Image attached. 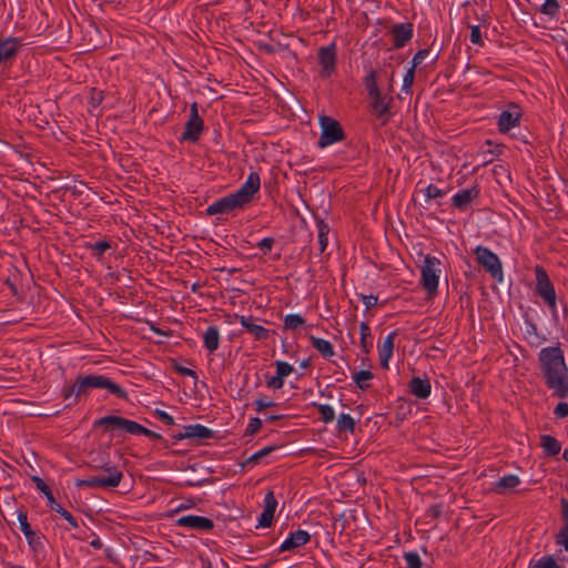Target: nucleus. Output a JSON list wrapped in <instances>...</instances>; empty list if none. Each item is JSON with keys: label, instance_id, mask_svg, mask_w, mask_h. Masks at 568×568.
I'll use <instances>...</instances> for the list:
<instances>
[{"label": "nucleus", "instance_id": "f704fd0d", "mask_svg": "<svg viewBox=\"0 0 568 568\" xmlns=\"http://www.w3.org/2000/svg\"><path fill=\"white\" fill-rule=\"evenodd\" d=\"M364 84L368 92V97L376 95V93L381 92V90L377 87L376 71L374 70H371L368 74L365 77Z\"/></svg>", "mask_w": 568, "mask_h": 568}, {"label": "nucleus", "instance_id": "4468645a", "mask_svg": "<svg viewBox=\"0 0 568 568\" xmlns=\"http://www.w3.org/2000/svg\"><path fill=\"white\" fill-rule=\"evenodd\" d=\"M241 325L250 333L256 341H265L270 337V331L262 325H258L253 316H243L239 314L233 315Z\"/></svg>", "mask_w": 568, "mask_h": 568}, {"label": "nucleus", "instance_id": "6e6552de", "mask_svg": "<svg viewBox=\"0 0 568 568\" xmlns=\"http://www.w3.org/2000/svg\"><path fill=\"white\" fill-rule=\"evenodd\" d=\"M203 131V120L199 115L197 104L194 102L190 108V118L185 123L182 141L196 142Z\"/></svg>", "mask_w": 568, "mask_h": 568}, {"label": "nucleus", "instance_id": "6e6d98bb", "mask_svg": "<svg viewBox=\"0 0 568 568\" xmlns=\"http://www.w3.org/2000/svg\"><path fill=\"white\" fill-rule=\"evenodd\" d=\"M274 244V240L272 237H265L263 239L257 246L264 252L267 253L272 250V246Z\"/></svg>", "mask_w": 568, "mask_h": 568}, {"label": "nucleus", "instance_id": "20e7f679", "mask_svg": "<svg viewBox=\"0 0 568 568\" xmlns=\"http://www.w3.org/2000/svg\"><path fill=\"white\" fill-rule=\"evenodd\" d=\"M320 125L322 130L320 140L317 142L320 148H326L345 139L344 130L339 122L335 119L328 115H322L320 118Z\"/></svg>", "mask_w": 568, "mask_h": 568}, {"label": "nucleus", "instance_id": "bb28decb", "mask_svg": "<svg viewBox=\"0 0 568 568\" xmlns=\"http://www.w3.org/2000/svg\"><path fill=\"white\" fill-rule=\"evenodd\" d=\"M540 446L544 448L548 456H556L560 453L561 449L560 443L550 435L540 436Z\"/></svg>", "mask_w": 568, "mask_h": 568}, {"label": "nucleus", "instance_id": "79ce46f5", "mask_svg": "<svg viewBox=\"0 0 568 568\" xmlns=\"http://www.w3.org/2000/svg\"><path fill=\"white\" fill-rule=\"evenodd\" d=\"M276 374L281 376L283 379L287 377L293 371V366L286 362L277 361L275 363Z\"/></svg>", "mask_w": 568, "mask_h": 568}, {"label": "nucleus", "instance_id": "e433bc0d", "mask_svg": "<svg viewBox=\"0 0 568 568\" xmlns=\"http://www.w3.org/2000/svg\"><path fill=\"white\" fill-rule=\"evenodd\" d=\"M305 324V320L298 314H288L284 318L285 329H296Z\"/></svg>", "mask_w": 568, "mask_h": 568}, {"label": "nucleus", "instance_id": "f8f14e48", "mask_svg": "<svg viewBox=\"0 0 568 568\" xmlns=\"http://www.w3.org/2000/svg\"><path fill=\"white\" fill-rule=\"evenodd\" d=\"M371 99V111L372 113L382 120V124H385L389 118V104L392 98H387L382 92L376 93V95H369Z\"/></svg>", "mask_w": 568, "mask_h": 568}, {"label": "nucleus", "instance_id": "ea45409f", "mask_svg": "<svg viewBox=\"0 0 568 568\" xmlns=\"http://www.w3.org/2000/svg\"><path fill=\"white\" fill-rule=\"evenodd\" d=\"M558 11L559 3L557 0H546L541 6V12L547 16L554 17L558 13Z\"/></svg>", "mask_w": 568, "mask_h": 568}, {"label": "nucleus", "instance_id": "2f4dec72", "mask_svg": "<svg viewBox=\"0 0 568 568\" xmlns=\"http://www.w3.org/2000/svg\"><path fill=\"white\" fill-rule=\"evenodd\" d=\"M320 253H323L328 244L329 226L323 221H317Z\"/></svg>", "mask_w": 568, "mask_h": 568}, {"label": "nucleus", "instance_id": "aec40b11", "mask_svg": "<svg viewBox=\"0 0 568 568\" xmlns=\"http://www.w3.org/2000/svg\"><path fill=\"white\" fill-rule=\"evenodd\" d=\"M394 36V47L403 48L413 38V24L399 23L395 24L392 29Z\"/></svg>", "mask_w": 568, "mask_h": 568}, {"label": "nucleus", "instance_id": "680f3d73", "mask_svg": "<svg viewBox=\"0 0 568 568\" xmlns=\"http://www.w3.org/2000/svg\"><path fill=\"white\" fill-rule=\"evenodd\" d=\"M176 371H178L180 374H182V375L191 376V377H193L194 379H196V378H197L196 373H195L193 369H191V368L180 366V367H176Z\"/></svg>", "mask_w": 568, "mask_h": 568}, {"label": "nucleus", "instance_id": "5701e85b", "mask_svg": "<svg viewBox=\"0 0 568 568\" xmlns=\"http://www.w3.org/2000/svg\"><path fill=\"white\" fill-rule=\"evenodd\" d=\"M410 393L417 398L425 399L430 394V384L428 379L413 377L409 383Z\"/></svg>", "mask_w": 568, "mask_h": 568}, {"label": "nucleus", "instance_id": "c9c22d12", "mask_svg": "<svg viewBox=\"0 0 568 568\" xmlns=\"http://www.w3.org/2000/svg\"><path fill=\"white\" fill-rule=\"evenodd\" d=\"M361 331V347L365 354H368L372 348V343L367 342V337L371 335V328L367 323L362 322L359 325Z\"/></svg>", "mask_w": 568, "mask_h": 568}, {"label": "nucleus", "instance_id": "4c0bfd02", "mask_svg": "<svg viewBox=\"0 0 568 568\" xmlns=\"http://www.w3.org/2000/svg\"><path fill=\"white\" fill-rule=\"evenodd\" d=\"M315 406L317 407L318 413L321 415V419L324 423H331L334 420L335 413H334V409L329 405H324V404L316 405L315 404Z\"/></svg>", "mask_w": 568, "mask_h": 568}, {"label": "nucleus", "instance_id": "f03ea898", "mask_svg": "<svg viewBox=\"0 0 568 568\" xmlns=\"http://www.w3.org/2000/svg\"><path fill=\"white\" fill-rule=\"evenodd\" d=\"M90 388H105L119 398H126V393L118 384L103 375L79 376L74 384L63 388V398L69 399L72 395L79 397L87 394Z\"/></svg>", "mask_w": 568, "mask_h": 568}, {"label": "nucleus", "instance_id": "a211bd4d", "mask_svg": "<svg viewBox=\"0 0 568 568\" xmlns=\"http://www.w3.org/2000/svg\"><path fill=\"white\" fill-rule=\"evenodd\" d=\"M311 540V535L306 530L298 529L281 545L280 551H290L306 545Z\"/></svg>", "mask_w": 568, "mask_h": 568}, {"label": "nucleus", "instance_id": "774afa93", "mask_svg": "<svg viewBox=\"0 0 568 568\" xmlns=\"http://www.w3.org/2000/svg\"><path fill=\"white\" fill-rule=\"evenodd\" d=\"M301 366H302L303 368L308 367V366H310V359H305V361H303V362L301 363Z\"/></svg>", "mask_w": 568, "mask_h": 568}, {"label": "nucleus", "instance_id": "4be33fe9", "mask_svg": "<svg viewBox=\"0 0 568 568\" xmlns=\"http://www.w3.org/2000/svg\"><path fill=\"white\" fill-rule=\"evenodd\" d=\"M479 195V189L474 185L463 190L453 196V205L456 209L465 210Z\"/></svg>", "mask_w": 568, "mask_h": 568}, {"label": "nucleus", "instance_id": "0e129e2a", "mask_svg": "<svg viewBox=\"0 0 568 568\" xmlns=\"http://www.w3.org/2000/svg\"><path fill=\"white\" fill-rule=\"evenodd\" d=\"M173 438L175 440H182V439L187 438V436H185V427L183 428V432H180V433L173 435Z\"/></svg>", "mask_w": 568, "mask_h": 568}, {"label": "nucleus", "instance_id": "5fc2aeb1", "mask_svg": "<svg viewBox=\"0 0 568 568\" xmlns=\"http://www.w3.org/2000/svg\"><path fill=\"white\" fill-rule=\"evenodd\" d=\"M155 415L166 425H174V418L164 410L156 409Z\"/></svg>", "mask_w": 568, "mask_h": 568}, {"label": "nucleus", "instance_id": "09e8293b", "mask_svg": "<svg viewBox=\"0 0 568 568\" xmlns=\"http://www.w3.org/2000/svg\"><path fill=\"white\" fill-rule=\"evenodd\" d=\"M444 191H442L440 189H438L436 185L434 184H429L426 190H425V195L427 196V199H437V197H442L444 195Z\"/></svg>", "mask_w": 568, "mask_h": 568}, {"label": "nucleus", "instance_id": "13d9d810", "mask_svg": "<svg viewBox=\"0 0 568 568\" xmlns=\"http://www.w3.org/2000/svg\"><path fill=\"white\" fill-rule=\"evenodd\" d=\"M442 515V506L440 505H434L429 507L426 511V516L430 517L432 519H436Z\"/></svg>", "mask_w": 568, "mask_h": 568}, {"label": "nucleus", "instance_id": "39448f33", "mask_svg": "<svg viewBox=\"0 0 568 568\" xmlns=\"http://www.w3.org/2000/svg\"><path fill=\"white\" fill-rule=\"evenodd\" d=\"M535 275L536 293L544 300L552 312H556V292L546 270L540 265H536Z\"/></svg>", "mask_w": 568, "mask_h": 568}, {"label": "nucleus", "instance_id": "cd10ccee", "mask_svg": "<svg viewBox=\"0 0 568 568\" xmlns=\"http://www.w3.org/2000/svg\"><path fill=\"white\" fill-rule=\"evenodd\" d=\"M48 504L52 510L60 514L73 528H78L79 525L75 518L67 509L59 505L53 496H49Z\"/></svg>", "mask_w": 568, "mask_h": 568}, {"label": "nucleus", "instance_id": "1a4fd4ad", "mask_svg": "<svg viewBox=\"0 0 568 568\" xmlns=\"http://www.w3.org/2000/svg\"><path fill=\"white\" fill-rule=\"evenodd\" d=\"M95 426L106 425L113 429H122L125 433L138 435L141 430V425L134 420L126 419L120 416H104L100 419H97L94 423Z\"/></svg>", "mask_w": 568, "mask_h": 568}, {"label": "nucleus", "instance_id": "338daca9", "mask_svg": "<svg viewBox=\"0 0 568 568\" xmlns=\"http://www.w3.org/2000/svg\"><path fill=\"white\" fill-rule=\"evenodd\" d=\"M281 418H283V416H282V415H270V416L267 417V422H270V423H274V422H276V420H278V419H281Z\"/></svg>", "mask_w": 568, "mask_h": 568}, {"label": "nucleus", "instance_id": "9b49d317", "mask_svg": "<svg viewBox=\"0 0 568 568\" xmlns=\"http://www.w3.org/2000/svg\"><path fill=\"white\" fill-rule=\"evenodd\" d=\"M318 61L322 65L321 75L328 78L335 70L336 64V45L331 43L327 47H322L318 50Z\"/></svg>", "mask_w": 568, "mask_h": 568}, {"label": "nucleus", "instance_id": "f257e3e1", "mask_svg": "<svg viewBox=\"0 0 568 568\" xmlns=\"http://www.w3.org/2000/svg\"><path fill=\"white\" fill-rule=\"evenodd\" d=\"M540 371L547 387L558 398L568 397V367L559 346L544 347L539 352Z\"/></svg>", "mask_w": 568, "mask_h": 568}, {"label": "nucleus", "instance_id": "72a5a7b5", "mask_svg": "<svg viewBox=\"0 0 568 568\" xmlns=\"http://www.w3.org/2000/svg\"><path fill=\"white\" fill-rule=\"evenodd\" d=\"M373 373L366 369L358 371L353 375L356 386L363 390L369 387L368 381L373 379Z\"/></svg>", "mask_w": 568, "mask_h": 568}, {"label": "nucleus", "instance_id": "423d86ee", "mask_svg": "<svg viewBox=\"0 0 568 568\" xmlns=\"http://www.w3.org/2000/svg\"><path fill=\"white\" fill-rule=\"evenodd\" d=\"M474 254L478 264L485 268V271L489 273L491 277L498 280L499 282L503 281L501 262L494 252L485 246L478 245L474 250Z\"/></svg>", "mask_w": 568, "mask_h": 568}, {"label": "nucleus", "instance_id": "412c9836", "mask_svg": "<svg viewBox=\"0 0 568 568\" xmlns=\"http://www.w3.org/2000/svg\"><path fill=\"white\" fill-rule=\"evenodd\" d=\"M264 503L265 507L261 514L258 524L261 527H270L272 525L274 513L277 506V500L275 499L273 491H268L265 495Z\"/></svg>", "mask_w": 568, "mask_h": 568}, {"label": "nucleus", "instance_id": "58836bf2", "mask_svg": "<svg viewBox=\"0 0 568 568\" xmlns=\"http://www.w3.org/2000/svg\"><path fill=\"white\" fill-rule=\"evenodd\" d=\"M530 568H560L552 556H544L538 559Z\"/></svg>", "mask_w": 568, "mask_h": 568}, {"label": "nucleus", "instance_id": "a18cd8bd", "mask_svg": "<svg viewBox=\"0 0 568 568\" xmlns=\"http://www.w3.org/2000/svg\"><path fill=\"white\" fill-rule=\"evenodd\" d=\"M111 247L110 243L106 241H100L95 242L94 244L90 245V248L98 255L101 256L104 254L105 251H108Z\"/></svg>", "mask_w": 568, "mask_h": 568}, {"label": "nucleus", "instance_id": "393cba45", "mask_svg": "<svg viewBox=\"0 0 568 568\" xmlns=\"http://www.w3.org/2000/svg\"><path fill=\"white\" fill-rule=\"evenodd\" d=\"M19 49V41L9 38L0 43V62L12 59Z\"/></svg>", "mask_w": 568, "mask_h": 568}, {"label": "nucleus", "instance_id": "dca6fc26", "mask_svg": "<svg viewBox=\"0 0 568 568\" xmlns=\"http://www.w3.org/2000/svg\"><path fill=\"white\" fill-rule=\"evenodd\" d=\"M18 520L20 524V529L23 532L29 546L33 550H38L39 548H41L42 547L41 537L32 530L30 524L28 523L27 513L20 510L18 513Z\"/></svg>", "mask_w": 568, "mask_h": 568}, {"label": "nucleus", "instance_id": "603ef678", "mask_svg": "<svg viewBox=\"0 0 568 568\" xmlns=\"http://www.w3.org/2000/svg\"><path fill=\"white\" fill-rule=\"evenodd\" d=\"M267 386L274 389H280L284 385V379L277 374L267 381Z\"/></svg>", "mask_w": 568, "mask_h": 568}, {"label": "nucleus", "instance_id": "9d476101", "mask_svg": "<svg viewBox=\"0 0 568 568\" xmlns=\"http://www.w3.org/2000/svg\"><path fill=\"white\" fill-rule=\"evenodd\" d=\"M243 206L244 205L233 193L215 201L213 204L207 206L206 213L209 215L227 214L236 209H242Z\"/></svg>", "mask_w": 568, "mask_h": 568}, {"label": "nucleus", "instance_id": "c756f323", "mask_svg": "<svg viewBox=\"0 0 568 568\" xmlns=\"http://www.w3.org/2000/svg\"><path fill=\"white\" fill-rule=\"evenodd\" d=\"M312 345L324 356L332 357L334 355L333 345L323 338L311 336Z\"/></svg>", "mask_w": 568, "mask_h": 568}, {"label": "nucleus", "instance_id": "c85d7f7f", "mask_svg": "<svg viewBox=\"0 0 568 568\" xmlns=\"http://www.w3.org/2000/svg\"><path fill=\"white\" fill-rule=\"evenodd\" d=\"M520 483V479L516 475H506L501 477L498 483L496 484V490L497 493L501 494L507 489H513L517 487Z\"/></svg>", "mask_w": 568, "mask_h": 568}, {"label": "nucleus", "instance_id": "f3484780", "mask_svg": "<svg viewBox=\"0 0 568 568\" xmlns=\"http://www.w3.org/2000/svg\"><path fill=\"white\" fill-rule=\"evenodd\" d=\"M520 112L517 110V106H514L513 110H505L500 113L498 119V129L501 133H507L513 128L519 124Z\"/></svg>", "mask_w": 568, "mask_h": 568}, {"label": "nucleus", "instance_id": "ddd939ff", "mask_svg": "<svg viewBox=\"0 0 568 568\" xmlns=\"http://www.w3.org/2000/svg\"><path fill=\"white\" fill-rule=\"evenodd\" d=\"M261 180L256 172H252L245 183L234 193L243 205L248 203L253 195L260 190Z\"/></svg>", "mask_w": 568, "mask_h": 568}, {"label": "nucleus", "instance_id": "6ab92c4d", "mask_svg": "<svg viewBox=\"0 0 568 568\" xmlns=\"http://www.w3.org/2000/svg\"><path fill=\"white\" fill-rule=\"evenodd\" d=\"M397 336V332L389 333L384 342L378 346V355H379V362L381 366L384 369L388 368V362L393 356L394 351V343L395 338Z\"/></svg>", "mask_w": 568, "mask_h": 568}, {"label": "nucleus", "instance_id": "4d7b16f0", "mask_svg": "<svg viewBox=\"0 0 568 568\" xmlns=\"http://www.w3.org/2000/svg\"><path fill=\"white\" fill-rule=\"evenodd\" d=\"M275 403L272 400H265L264 398H258L255 400V406L257 412H262L265 408L274 406Z\"/></svg>", "mask_w": 568, "mask_h": 568}, {"label": "nucleus", "instance_id": "49530a36", "mask_svg": "<svg viewBox=\"0 0 568 568\" xmlns=\"http://www.w3.org/2000/svg\"><path fill=\"white\" fill-rule=\"evenodd\" d=\"M470 42L480 47L484 45L480 28L478 26L470 27Z\"/></svg>", "mask_w": 568, "mask_h": 568}, {"label": "nucleus", "instance_id": "7c9ffc66", "mask_svg": "<svg viewBox=\"0 0 568 568\" xmlns=\"http://www.w3.org/2000/svg\"><path fill=\"white\" fill-rule=\"evenodd\" d=\"M336 428H337L338 433L348 432V433L353 434L355 430V420L348 414H341L337 418Z\"/></svg>", "mask_w": 568, "mask_h": 568}, {"label": "nucleus", "instance_id": "b1692460", "mask_svg": "<svg viewBox=\"0 0 568 568\" xmlns=\"http://www.w3.org/2000/svg\"><path fill=\"white\" fill-rule=\"evenodd\" d=\"M185 436L190 439H209L214 436L213 430L210 428L201 425V424H194V425H187L185 426Z\"/></svg>", "mask_w": 568, "mask_h": 568}, {"label": "nucleus", "instance_id": "7ed1b4c3", "mask_svg": "<svg viewBox=\"0 0 568 568\" xmlns=\"http://www.w3.org/2000/svg\"><path fill=\"white\" fill-rule=\"evenodd\" d=\"M104 474L92 476L88 479H78L75 485L78 487L90 488H114L118 487L122 480L123 474L115 466H105Z\"/></svg>", "mask_w": 568, "mask_h": 568}, {"label": "nucleus", "instance_id": "69168bd1", "mask_svg": "<svg viewBox=\"0 0 568 568\" xmlns=\"http://www.w3.org/2000/svg\"><path fill=\"white\" fill-rule=\"evenodd\" d=\"M90 545L93 547V548H97V549H100L102 547V541L97 538V539H93Z\"/></svg>", "mask_w": 568, "mask_h": 568}, {"label": "nucleus", "instance_id": "8fccbe9b", "mask_svg": "<svg viewBox=\"0 0 568 568\" xmlns=\"http://www.w3.org/2000/svg\"><path fill=\"white\" fill-rule=\"evenodd\" d=\"M414 70H415V68L412 67L407 71V73L405 74L404 80H403V90H405L407 92L410 90V87H412V84L414 82V77H415L414 75Z\"/></svg>", "mask_w": 568, "mask_h": 568}, {"label": "nucleus", "instance_id": "3c124183", "mask_svg": "<svg viewBox=\"0 0 568 568\" xmlns=\"http://www.w3.org/2000/svg\"><path fill=\"white\" fill-rule=\"evenodd\" d=\"M554 414L558 417V418H565L568 416V403H559L556 407H555V410H554Z\"/></svg>", "mask_w": 568, "mask_h": 568}, {"label": "nucleus", "instance_id": "0eeeda50", "mask_svg": "<svg viewBox=\"0 0 568 568\" xmlns=\"http://www.w3.org/2000/svg\"><path fill=\"white\" fill-rule=\"evenodd\" d=\"M439 264V260L427 255L422 266V286L429 296L437 293L438 288V274L436 266Z\"/></svg>", "mask_w": 568, "mask_h": 568}, {"label": "nucleus", "instance_id": "bf43d9fd", "mask_svg": "<svg viewBox=\"0 0 568 568\" xmlns=\"http://www.w3.org/2000/svg\"><path fill=\"white\" fill-rule=\"evenodd\" d=\"M362 300L366 306V310H369L377 304V296L374 295H363Z\"/></svg>", "mask_w": 568, "mask_h": 568}, {"label": "nucleus", "instance_id": "a19ab883", "mask_svg": "<svg viewBox=\"0 0 568 568\" xmlns=\"http://www.w3.org/2000/svg\"><path fill=\"white\" fill-rule=\"evenodd\" d=\"M277 448H278L277 446L264 447V448L260 449L258 452L254 453L251 457H248L246 463H257L260 459L270 455L272 452L276 450Z\"/></svg>", "mask_w": 568, "mask_h": 568}, {"label": "nucleus", "instance_id": "e2e57ef3", "mask_svg": "<svg viewBox=\"0 0 568 568\" xmlns=\"http://www.w3.org/2000/svg\"><path fill=\"white\" fill-rule=\"evenodd\" d=\"M561 507H562V517L566 521L565 525H568V501L566 499H561Z\"/></svg>", "mask_w": 568, "mask_h": 568}, {"label": "nucleus", "instance_id": "c03bdc74", "mask_svg": "<svg viewBox=\"0 0 568 568\" xmlns=\"http://www.w3.org/2000/svg\"><path fill=\"white\" fill-rule=\"evenodd\" d=\"M32 481L36 484L37 489L42 491L47 499L49 500V496H53L52 491L50 490L49 486L44 483V480L38 476L32 477Z\"/></svg>", "mask_w": 568, "mask_h": 568}, {"label": "nucleus", "instance_id": "37998d69", "mask_svg": "<svg viewBox=\"0 0 568 568\" xmlns=\"http://www.w3.org/2000/svg\"><path fill=\"white\" fill-rule=\"evenodd\" d=\"M262 427V420L257 417H253L250 419L248 425L245 429V435L251 436L257 433Z\"/></svg>", "mask_w": 568, "mask_h": 568}, {"label": "nucleus", "instance_id": "2eb2a0df", "mask_svg": "<svg viewBox=\"0 0 568 568\" xmlns=\"http://www.w3.org/2000/svg\"><path fill=\"white\" fill-rule=\"evenodd\" d=\"M176 524L181 527L200 531H209L214 527V524L210 518L195 515L182 516L176 520Z\"/></svg>", "mask_w": 568, "mask_h": 568}, {"label": "nucleus", "instance_id": "de8ad7c7", "mask_svg": "<svg viewBox=\"0 0 568 568\" xmlns=\"http://www.w3.org/2000/svg\"><path fill=\"white\" fill-rule=\"evenodd\" d=\"M556 542L568 550V525H565L556 537Z\"/></svg>", "mask_w": 568, "mask_h": 568}, {"label": "nucleus", "instance_id": "052dcab7", "mask_svg": "<svg viewBox=\"0 0 568 568\" xmlns=\"http://www.w3.org/2000/svg\"><path fill=\"white\" fill-rule=\"evenodd\" d=\"M141 430L142 432H139L138 435H144L149 438H152V439H161L162 436L149 428H145L144 426L141 425Z\"/></svg>", "mask_w": 568, "mask_h": 568}, {"label": "nucleus", "instance_id": "864d4df0", "mask_svg": "<svg viewBox=\"0 0 568 568\" xmlns=\"http://www.w3.org/2000/svg\"><path fill=\"white\" fill-rule=\"evenodd\" d=\"M428 53H429V51L426 49L417 51L413 58V68H416L417 65H419L424 61V59L428 55Z\"/></svg>", "mask_w": 568, "mask_h": 568}, {"label": "nucleus", "instance_id": "a878e982", "mask_svg": "<svg viewBox=\"0 0 568 568\" xmlns=\"http://www.w3.org/2000/svg\"><path fill=\"white\" fill-rule=\"evenodd\" d=\"M205 348L213 353L219 348L220 332L216 326H209L203 336Z\"/></svg>", "mask_w": 568, "mask_h": 568}, {"label": "nucleus", "instance_id": "473e14b6", "mask_svg": "<svg viewBox=\"0 0 568 568\" xmlns=\"http://www.w3.org/2000/svg\"><path fill=\"white\" fill-rule=\"evenodd\" d=\"M403 558L406 562V568H430L423 562L420 556L416 551H406L404 552Z\"/></svg>", "mask_w": 568, "mask_h": 568}]
</instances>
